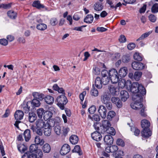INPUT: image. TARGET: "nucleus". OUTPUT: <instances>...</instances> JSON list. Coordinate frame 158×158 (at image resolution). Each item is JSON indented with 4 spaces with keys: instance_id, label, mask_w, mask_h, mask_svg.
Returning a JSON list of instances; mask_svg holds the SVG:
<instances>
[{
    "instance_id": "nucleus-1",
    "label": "nucleus",
    "mask_w": 158,
    "mask_h": 158,
    "mask_svg": "<svg viewBox=\"0 0 158 158\" xmlns=\"http://www.w3.org/2000/svg\"><path fill=\"white\" fill-rule=\"evenodd\" d=\"M121 83L122 87L125 86L129 91L135 93L134 94H139L142 96L146 94V90L144 87L137 82H134L132 84L130 81H127L125 82L123 79L119 82L118 84L121 85Z\"/></svg>"
},
{
    "instance_id": "nucleus-2",
    "label": "nucleus",
    "mask_w": 158,
    "mask_h": 158,
    "mask_svg": "<svg viewBox=\"0 0 158 158\" xmlns=\"http://www.w3.org/2000/svg\"><path fill=\"white\" fill-rule=\"evenodd\" d=\"M110 95L106 92L104 93L100 97L101 101L102 103L105 104L107 108L109 110H111L112 107L110 102Z\"/></svg>"
},
{
    "instance_id": "nucleus-3",
    "label": "nucleus",
    "mask_w": 158,
    "mask_h": 158,
    "mask_svg": "<svg viewBox=\"0 0 158 158\" xmlns=\"http://www.w3.org/2000/svg\"><path fill=\"white\" fill-rule=\"evenodd\" d=\"M56 101L57 106L61 110H64V106L68 102V100L65 95L62 94L59 96L56 99Z\"/></svg>"
},
{
    "instance_id": "nucleus-4",
    "label": "nucleus",
    "mask_w": 158,
    "mask_h": 158,
    "mask_svg": "<svg viewBox=\"0 0 158 158\" xmlns=\"http://www.w3.org/2000/svg\"><path fill=\"white\" fill-rule=\"evenodd\" d=\"M109 74V77L112 83L115 84L118 82L119 77L118 72L115 69H113L110 70Z\"/></svg>"
},
{
    "instance_id": "nucleus-5",
    "label": "nucleus",
    "mask_w": 158,
    "mask_h": 158,
    "mask_svg": "<svg viewBox=\"0 0 158 158\" xmlns=\"http://www.w3.org/2000/svg\"><path fill=\"white\" fill-rule=\"evenodd\" d=\"M132 99L135 102L137 103L136 107H139L138 110L143 107V104L140 103L143 100V97L142 95L139 94H134L132 96Z\"/></svg>"
},
{
    "instance_id": "nucleus-6",
    "label": "nucleus",
    "mask_w": 158,
    "mask_h": 158,
    "mask_svg": "<svg viewBox=\"0 0 158 158\" xmlns=\"http://www.w3.org/2000/svg\"><path fill=\"white\" fill-rule=\"evenodd\" d=\"M60 122V118L59 117H56L54 118L50 119L47 123H46V127L51 128L52 127L55 126L57 124H59Z\"/></svg>"
},
{
    "instance_id": "nucleus-7",
    "label": "nucleus",
    "mask_w": 158,
    "mask_h": 158,
    "mask_svg": "<svg viewBox=\"0 0 158 158\" xmlns=\"http://www.w3.org/2000/svg\"><path fill=\"white\" fill-rule=\"evenodd\" d=\"M100 124L102 127V129H101V133L102 134L104 133L105 132V130L111 126L110 123L108 120H102Z\"/></svg>"
},
{
    "instance_id": "nucleus-8",
    "label": "nucleus",
    "mask_w": 158,
    "mask_h": 158,
    "mask_svg": "<svg viewBox=\"0 0 158 158\" xmlns=\"http://www.w3.org/2000/svg\"><path fill=\"white\" fill-rule=\"evenodd\" d=\"M131 66L133 69L135 70H141L145 67L144 64L136 61L133 62L131 64Z\"/></svg>"
},
{
    "instance_id": "nucleus-9",
    "label": "nucleus",
    "mask_w": 158,
    "mask_h": 158,
    "mask_svg": "<svg viewBox=\"0 0 158 158\" xmlns=\"http://www.w3.org/2000/svg\"><path fill=\"white\" fill-rule=\"evenodd\" d=\"M98 112L101 117L105 118L106 117V107L103 105H100L98 108Z\"/></svg>"
},
{
    "instance_id": "nucleus-10",
    "label": "nucleus",
    "mask_w": 158,
    "mask_h": 158,
    "mask_svg": "<svg viewBox=\"0 0 158 158\" xmlns=\"http://www.w3.org/2000/svg\"><path fill=\"white\" fill-rule=\"evenodd\" d=\"M70 150V148L69 145L64 144L61 147L60 153L61 155H64L68 153Z\"/></svg>"
},
{
    "instance_id": "nucleus-11",
    "label": "nucleus",
    "mask_w": 158,
    "mask_h": 158,
    "mask_svg": "<svg viewBox=\"0 0 158 158\" xmlns=\"http://www.w3.org/2000/svg\"><path fill=\"white\" fill-rule=\"evenodd\" d=\"M112 103L115 104L118 108H121L122 106V103L120 98L117 97H113L111 98Z\"/></svg>"
},
{
    "instance_id": "nucleus-12",
    "label": "nucleus",
    "mask_w": 158,
    "mask_h": 158,
    "mask_svg": "<svg viewBox=\"0 0 158 158\" xmlns=\"http://www.w3.org/2000/svg\"><path fill=\"white\" fill-rule=\"evenodd\" d=\"M111 152L115 153V155L122 156L123 154V152L121 151H118V148L115 145L110 146Z\"/></svg>"
},
{
    "instance_id": "nucleus-13",
    "label": "nucleus",
    "mask_w": 158,
    "mask_h": 158,
    "mask_svg": "<svg viewBox=\"0 0 158 158\" xmlns=\"http://www.w3.org/2000/svg\"><path fill=\"white\" fill-rule=\"evenodd\" d=\"M100 133L101 132H94L91 134L92 138L93 139L97 141H100L102 138V136Z\"/></svg>"
},
{
    "instance_id": "nucleus-14",
    "label": "nucleus",
    "mask_w": 158,
    "mask_h": 158,
    "mask_svg": "<svg viewBox=\"0 0 158 158\" xmlns=\"http://www.w3.org/2000/svg\"><path fill=\"white\" fill-rule=\"evenodd\" d=\"M142 136L144 138H148L152 134V132L149 129H143L141 132Z\"/></svg>"
},
{
    "instance_id": "nucleus-15",
    "label": "nucleus",
    "mask_w": 158,
    "mask_h": 158,
    "mask_svg": "<svg viewBox=\"0 0 158 158\" xmlns=\"http://www.w3.org/2000/svg\"><path fill=\"white\" fill-rule=\"evenodd\" d=\"M104 140L106 144L108 145L112 144L113 143L114 140L112 137L110 135H106L104 138Z\"/></svg>"
},
{
    "instance_id": "nucleus-16",
    "label": "nucleus",
    "mask_w": 158,
    "mask_h": 158,
    "mask_svg": "<svg viewBox=\"0 0 158 158\" xmlns=\"http://www.w3.org/2000/svg\"><path fill=\"white\" fill-rule=\"evenodd\" d=\"M31 101H28L26 104H23L22 106L23 108V111L26 113H28L29 111L31 106Z\"/></svg>"
},
{
    "instance_id": "nucleus-17",
    "label": "nucleus",
    "mask_w": 158,
    "mask_h": 158,
    "mask_svg": "<svg viewBox=\"0 0 158 158\" xmlns=\"http://www.w3.org/2000/svg\"><path fill=\"white\" fill-rule=\"evenodd\" d=\"M31 129L37 135L41 136L43 134V130L42 128L36 127L33 125L31 126Z\"/></svg>"
},
{
    "instance_id": "nucleus-18",
    "label": "nucleus",
    "mask_w": 158,
    "mask_h": 158,
    "mask_svg": "<svg viewBox=\"0 0 158 158\" xmlns=\"http://www.w3.org/2000/svg\"><path fill=\"white\" fill-rule=\"evenodd\" d=\"M23 112L21 110H18L16 111L14 114V116L16 119L20 120L23 119Z\"/></svg>"
},
{
    "instance_id": "nucleus-19",
    "label": "nucleus",
    "mask_w": 158,
    "mask_h": 158,
    "mask_svg": "<svg viewBox=\"0 0 158 158\" xmlns=\"http://www.w3.org/2000/svg\"><path fill=\"white\" fill-rule=\"evenodd\" d=\"M120 94L121 100L123 102L126 101L129 97L128 92L126 90L121 91Z\"/></svg>"
},
{
    "instance_id": "nucleus-20",
    "label": "nucleus",
    "mask_w": 158,
    "mask_h": 158,
    "mask_svg": "<svg viewBox=\"0 0 158 158\" xmlns=\"http://www.w3.org/2000/svg\"><path fill=\"white\" fill-rule=\"evenodd\" d=\"M36 127L42 128H44L46 123L42 119H38L35 122Z\"/></svg>"
},
{
    "instance_id": "nucleus-21",
    "label": "nucleus",
    "mask_w": 158,
    "mask_h": 158,
    "mask_svg": "<svg viewBox=\"0 0 158 158\" xmlns=\"http://www.w3.org/2000/svg\"><path fill=\"white\" fill-rule=\"evenodd\" d=\"M23 136L26 141H28L31 139V131L29 129L26 130L23 133Z\"/></svg>"
},
{
    "instance_id": "nucleus-22",
    "label": "nucleus",
    "mask_w": 158,
    "mask_h": 158,
    "mask_svg": "<svg viewBox=\"0 0 158 158\" xmlns=\"http://www.w3.org/2000/svg\"><path fill=\"white\" fill-rule=\"evenodd\" d=\"M128 73L127 69L126 67L121 68L119 71V74L121 77H124L126 76Z\"/></svg>"
},
{
    "instance_id": "nucleus-23",
    "label": "nucleus",
    "mask_w": 158,
    "mask_h": 158,
    "mask_svg": "<svg viewBox=\"0 0 158 158\" xmlns=\"http://www.w3.org/2000/svg\"><path fill=\"white\" fill-rule=\"evenodd\" d=\"M36 114L33 112H29L28 114V119L30 123L34 122L37 119Z\"/></svg>"
},
{
    "instance_id": "nucleus-24",
    "label": "nucleus",
    "mask_w": 158,
    "mask_h": 158,
    "mask_svg": "<svg viewBox=\"0 0 158 158\" xmlns=\"http://www.w3.org/2000/svg\"><path fill=\"white\" fill-rule=\"evenodd\" d=\"M150 124V122L147 119H143L141 121V125L143 129H149Z\"/></svg>"
},
{
    "instance_id": "nucleus-25",
    "label": "nucleus",
    "mask_w": 158,
    "mask_h": 158,
    "mask_svg": "<svg viewBox=\"0 0 158 158\" xmlns=\"http://www.w3.org/2000/svg\"><path fill=\"white\" fill-rule=\"evenodd\" d=\"M102 79L99 77H97L95 81V85L98 89H101L102 87Z\"/></svg>"
},
{
    "instance_id": "nucleus-26",
    "label": "nucleus",
    "mask_w": 158,
    "mask_h": 158,
    "mask_svg": "<svg viewBox=\"0 0 158 158\" xmlns=\"http://www.w3.org/2000/svg\"><path fill=\"white\" fill-rule=\"evenodd\" d=\"M103 7V6L102 4L98 2H96L94 6V8L96 11H101Z\"/></svg>"
},
{
    "instance_id": "nucleus-27",
    "label": "nucleus",
    "mask_w": 158,
    "mask_h": 158,
    "mask_svg": "<svg viewBox=\"0 0 158 158\" xmlns=\"http://www.w3.org/2000/svg\"><path fill=\"white\" fill-rule=\"evenodd\" d=\"M93 19V16L91 14H89L87 15L85 18L84 21L86 23H91L92 22Z\"/></svg>"
},
{
    "instance_id": "nucleus-28",
    "label": "nucleus",
    "mask_w": 158,
    "mask_h": 158,
    "mask_svg": "<svg viewBox=\"0 0 158 158\" xmlns=\"http://www.w3.org/2000/svg\"><path fill=\"white\" fill-rule=\"evenodd\" d=\"M33 95L34 98L39 100V101L42 100L44 98V94H40L38 92L33 93Z\"/></svg>"
},
{
    "instance_id": "nucleus-29",
    "label": "nucleus",
    "mask_w": 158,
    "mask_h": 158,
    "mask_svg": "<svg viewBox=\"0 0 158 158\" xmlns=\"http://www.w3.org/2000/svg\"><path fill=\"white\" fill-rule=\"evenodd\" d=\"M53 114L49 111H47L44 113L43 118L45 120H47L51 118Z\"/></svg>"
},
{
    "instance_id": "nucleus-30",
    "label": "nucleus",
    "mask_w": 158,
    "mask_h": 158,
    "mask_svg": "<svg viewBox=\"0 0 158 158\" xmlns=\"http://www.w3.org/2000/svg\"><path fill=\"white\" fill-rule=\"evenodd\" d=\"M79 140L78 136L75 135H72L70 137V142L73 144H77Z\"/></svg>"
},
{
    "instance_id": "nucleus-31",
    "label": "nucleus",
    "mask_w": 158,
    "mask_h": 158,
    "mask_svg": "<svg viewBox=\"0 0 158 158\" xmlns=\"http://www.w3.org/2000/svg\"><path fill=\"white\" fill-rule=\"evenodd\" d=\"M45 102L48 104H51L54 102V98L51 96L48 95L44 98Z\"/></svg>"
},
{
    "instance_id": "nucleus-32",
    "label": "nucleus",
    "mask_w": 158,
    "mask_h": 158,
    "mask_svg": "<svg viewBox=\"0 0 158 158\" xmlns=\"http://www.w3.org/2000/svg\"><path fill=\"white\" fill-rule=\"evenodd\" d=\"M8 16L10 19H15L17 17V13L13 10H9L7 12Z\"/></svg>"
},
{
    "instance_id": "nucleus-33",
    "label": "nucleus",
    "mask_w": 158,
    "mask_h": 158,
    "mask_svg": "<svg viewBox=\"0 0 158 158\" xmlns=\"http://www.w3.org/2000/svg\"><path fill=\"white\" fill-rule=\"evenodd\" d=\"M40 150L38 149V147L37 145L35 144H31L29 147V151L30 152L35 153L37 151V150Z\"/></svg>"
},
{
    "instance_id": "nucleus-34",
    "label": "nucleus",
    "mask_w": 158,
    "mask_h": 158,
    "mask_svg": "<svg viewBox=\"0 0 158 158\" xmlns=\"http://www.w3.org/2000/svg\"><path fill=\"white\" fill-rule=\"evenodd\" d=\"M32 6L38 9L44 8V6L43 5H42L40 3V2L39 1H36L34 2L32 4Z\"/></svg>"
},
{
    "instance_id": "nucleus-35",
    "label": "nucleus",
    "mask_w": 158,
    "mask_h": 158,
    "mask_svg": "<svg viewBox=\"0 0 158 158\" xmlns=\"http://www.w3.org/2000/svg\"><path fill=\"white\" fill-rule=\"evenodd\" d=\"M35 142L36 145L40 144L41 145H43L44 142L43 139H40V137L38 136H36L35 137Z\"/></svg>"
},
{
    "instance_id": "nucleus-36",
    "label": "nucleus",
    "mask_w": 158,
    "mask_h": 158,
    "mask_svg": "<svg viewBox=\"0 0 158 158\" xmlns=\"http://www.w3.org/2000/svg\"><path fill=\"white\" fill-rule=\"evenodd\" d=\"M22 158H36L34 153L27 152L25 153L22 156Z\"/></svg>"
},
{
    "instance_id": "nucleus-37",
    "label": "nucleus",
    "mask_w": 158,
    "mask_h": 158,
    "mask_svg": "<svg viewBox=\"0 0 158 158\" xmlns=\"http://www.w3.org/2000/svg\"><path fill=\"white\" fill-rule=\"evenodd\" d=\"M44 133L45 135L49 136L51 133L52 129L51 127H46V125L44 127Z\"/></svg>"
},
{
    "instance_id": "nucleus-38",
    "label": "nucleus",
    "mask_w": 158,
    "mask_h": 158,
    "mask_svg": "<svg viewBox=\"0 0 158 158\" xmlns=\"http://www.w3.org/2000/svg\"><path fill=\"white\" fill-rule=\"evenodd\" d=\"M42 149L44 153H48L50 151L51 147L49 144L46 143L44 145Z\"/></svg>"
},
{
    "instance_id": "nucleus-39",
    "label": "nucleus",
    "mask_w": 158,
    "mask_h": 158,
    "mask_svg": "<svg viewBox=\"0 0 158 158\" xmlns=\"http://www.w3.org/2000/svg\"><path fill=\"white\" fill-rule=\"evenodd\" d=\"M113 135L115 134V131L114 128L113 127H110L105 130V132Z\"/></svg>"
},
{
    "instance_id": "nucleus-40",
    "label": "nucleus",
    "mask_w": 158,
    "mask_h": 158,
    "mask_svg": "<svg viewBox=\"0 0 158 158\" xmlns=\"http://www.w3.org/2000/svg\"><path fill=\"white\" fill-rule=\"evenodd\" d=\"M17 148L19 151L21 153H23L27 149L26 147L23 144L18 145Z\"/></svg>"
},
{
    "instance_id": "nucleus-41",
    "label": "nucleus",
    "mask_w": 158,
    "mask_h": 158,
    "mask_svg": "<svg viewBox=\"0 0 158 158\" xmlns=\"http://www.w3.org/2000/svg\"><path fill=\"white\" fill-rule=\"evenodd\" d=\"M36 28L39 30L44 31L47 29V26L45 24L41 23L37 25Z\"/></svg>"
},
{
    "instance_id": "nucleus-42",
    "label": "nucleus",
    "mask_w": 158,
    "mask_h": 158,
    "mask_svg": "<svg viewBox=\"0 0 158 158\" xmlns=\"http://www.w3.org/2000/svg\"><path fill=\"white\" fill-rule=\"evenodd\" d=\"M142 74V72H135L134 74V79L136 81H139L141 78Z\"/></svg>"
},
{
    "instance_id": "nucleus-43",
    "label": "nucleus",
    "mask_w": 158,
    "mask_h": 158,
    "mask_svg": "<svg viewBox=\"0 0 158 158\" xmlns=\"http://www.w3.org/2000/svg\"><path fill=\"white\" fill-rule=\"evenodd\" d=\"M31 105H33V106L35 107H39L40 106V101L39 100L34 98L31 102Z\"/></svg>"
},
{
    "instance_id": "nucleus-44",
    "label": "nucleus",
    "mask_w": 158,
    "mask_h": 158,
    "mask_svg": "<svg viewBox=\"0 0 158 158\" xmlns=\"http://www.w3.org/2000/svg\"><path fill=\"white\" fill-rule=\"evenodd\" d=\"M134 58L138 61H141L142 60V57L141 54L138 52H135L134 55Z\"/></svg>"
},
{
    "instance_id": "nucleus-45",
    "label": "nucleus",
    "mask_w": 158,
    "mask_h": 158,
    "mask_svg": "<svg viewBox=\"0 0 158 158\" xmlns=\"http://www.w3.org/2000/svg\"><path fill=\"white\" fill-rule=\"evenodd\" d=\"M54 130L55 132L58 135H59L61 133V127L59 124L56 125L54 126Z\"/></svg>"
},
{
    "instance_id": "nucleus-46",
    "label": "nucleus",
    "mask_w": 158,
    "mask_h": 158,
    "mask_svg": "<svg viewBox=\"0 0 158 158\" xmlns=\"http://www.w3.org/2000/svg\"><path fill=\"white\" fill-rule=\"evenodd\" d=\"M73 152H77L78 153L79 155L82 154V152L81 151L80 147L78 145H76L72 151Z\"/></svg>"
},
{
    "instance_id": "nucleus-47",
    "label": "nucleus",
    "mask_w": 158,
    "mask_h": 158,
    "mask_svg": "<svg viewBox=\"0 0 158 158\" xmlns=\"http://www.w3.org/2000/svg\"><path fill=\"white\" fill-rule=\"evenodd\" d=\"M115 113L113 111H110L108 113L107 118L109 120H111L115 115Z\"/></svg>"
},
{
    "instance_id": "nucleus-48",
    "label": "nucleus",
    "mask_w": 158,
    "mask_h": 158,
    "mask_svg": "<svg viewBox=\"0 0 158 158\" xmlns=\"http://www.w3.org/2000/svg\"><path fill=\"white\" fill-rule=\"evenodd\" d=\"M151 11L153 13H156L158 12V4H154L151 8Z\"/></svg>"
},
{
    "instance_id": "nucleus-49",
    "label": "nucleus",
    "mask_w": 158,
    "mask_h": 158,
    "mask_svg": "<svg viewBox=\"0 0 158 158\" xmlns=\"http://www.w3.org/2000/svg\"><path fill=\"white\" fill-rule=\"evenodd\" d=\"M34 155L35 156L36 158H42L43 156L42 152L40 149L37 150L34 153Z\"/></svg>"
},
{
    "instance_id": "nucleus-50",
    "label": "nucleus",
    "mask_w": 158,
    "mask_h": 158,
    "mask_svg": "<svg viewBox=\"0 0 158 158\" xmlns=\"http://www.w3.org/2000/svg\"><path fill=\"white\" fill-rule=\"evenodd\" d=\"M131 58L128 55L123 56L122 58V61L123 63H126L130 61Z\"/></svg>"
},
{
    "instance_id": "nucleus-51",
    "label": "nucleus",
    "mask_w": 158,
    "mask_h": 158,
    "mask_svg": "<svg viewBox=\"0 0 158 158\" xmlns=\"http://www.w3.org/2000/svg\"><path fill=\"white\" fill-rule=\"evenodd\" d=\"M102 83L104 85L108 84L110 81V78L109 77H103L102 78Z\"/></svg>"
},
{
    "instance_id": "nucleus-52",
    "label": "nucleus",
    "mask_w": 158,
    "mask_h": 158,
    "mask_svg": "<svg viewBox=\"0 0 158 158\" xmlns=\"http://www.w3.org/2000/svg\"><path fill=\"white\" fill-rule=\"evenodd\" d=\"M90 93L91 95L94 97H97L98 95V91L94 87L91 90Z\"/></svg>"
},
{
    "instance_id": "nucleus-53",
    "label": "nucleus",
    "mask_w": 158,
    "mask_h": 158,
    "mask_svg": "<svg viewBox=\"0 0 158 158\" xmlns=\"http://www.w3.org/2000/svg\"><path fill=\"white\" fill-rule=\"evenodd\" d=\"M110 93L112 94H116V88L113 85H110L108 87Z\"/></svg>"
},
{
    "instance_id": "nucleus-54",
    "label": "nucleus",
    "mask_w": 158,
    "mask_h": 158,
    "mask_svg": "<svg viewBox=\"0 0 158 158\" xmlns=\"http://www.w3.org/2000/svg\"><path fill=\"white\" fill-rule=\"evenodd\" d=\"M44 110L42 108L39 109L37 110V113L39 118H42L43 113L44 112Z\"/></svg>"
},
{
    "instance_id": "nucleus-55",
    "label": "nucleus",
    "mask_w": 158,
    "mask_h": 158,
    "mask_svg": "<svg viewBox=\"0 0 158 158\" xmlns=\"http://www.w3.org/2000/svg\"><path fill=\"white\" fill-rule=\"evenodd\" d=\"M151 33V32H150V31L144 33V34L142 35L138 39L136 40V41H139L140 40H143L146 37H147Z\"/></svg>"
},
{
    "instance_id": "nucleus-56",
    "label": "nucleus",
    "mask_w": 158,
    "mask_h": 158,
    "mask_svg": "<svg viewBox=\"0 0 158 158\" xmlns=\"http://www.w3.org/2000/svg\"><path fill=\"white\" fill-rule=\"evenodd\" d=\"M93 127L95 129V130L101 133V129H102V127L101 125L100 126V128L99 127L98 123L96 122L94 123V124L93 125Z\"/></svg>"
},
{
    "instance_id": "nucleus-57",
    "label": "nucleus",
    "mask_w": 158,
    "mask_h": 158,
    "mask_svg": "<svg viewBox=\"0 0 158 158\" xmlns=\"http://www.w3.org/2000/svg\"><path fill=\"white\" fill-rule=\"evenodd\" d=\"M50 23L52 26L56 25L58 23V21L57 19L56 18H51L50 21Z\"/></svg>"
},
{
    "instance_id": "nucleus-58",
    "label": "nucleus",
    "mask_w": 158,
    "mask_h": 158,
    "mask_svg": "<svg viewBox=\"0 0 158 158\" xmlns=\"http://www.w3.org/2000/svg\"><path fill=\"white\" fill-rule=\"evenodd\" d=\"M116 143L118 145L122 147H123L125 145L124 142L122 139H118L117 140Z\"/></svg>"
},
{
    "instance_id": "nucleus-59",
    "label": "nucleus",
    "mask_w": 158,
    "mask_h": 158,
    "mask_svg": "<svg viewBox=\"0 0 158 158\" xmlns=\"http://www.w3.org/2000/svg\"><path fill=\"white\" fill-rule=\"evenodd\" d=\"M86 94V92L85 91H83L82 93L80 94L79 97L80 99L81 100L80 102L81 104H82L83 103V101L84 100V97Z\"/></svg>"
},
{
    "instance_id": "nucleus-60",
    "label": "nucleus",
    "mask_w": 158,
    "mask_h": 158,
    "mask_svg": "<svg viewBox=\"0 0 158 158\" xmlns=\"http://www.w3.org/2000/svg\"><path fill=\"white\" fill-rule=\"evenodd\" d=\"M96 108L95 106H92L88 110V111L90 114H93L96 111Z\"/></svg>"
},
{
    "instance_id": "nucleus-61",
    "label": "nucleus",
    "mask_w": 158,
    "mask_h": 158,
    "mask_svg": "<svg viewBox=\"0 0 158 158\" xmlns=\"http://www.w3.org/2000/svg\"><path fill=\"white\" fill-rule=\"evenodd\" d=\"M149 19L152 22H155L156 20V16L153 15L151 14L148 16Z\"/></svg>"
},
{
    "instance_id": "nucleus-62",
    "label": "nucleus",
    "mask_w": 158,
    "mask_h": 158,
    "mask_svg": "<svg viewBox=\"0 0 158 158\" xmlns=\"http://www.w3.org/2000/svg\"><path fill=\"white\" fill-rule=\"evenodd\" d=\"M92 119V120H94L97 122H98L100 120V118L98 115L97 114H94L93 115Z\"/></svg>"
},
{
    "instance_id": "nucleus-63",
    "label": "nucleus",
    "mask_w": 158,
    "mask_h": 158,
    "mask_svg": "<svg viewBox=\"0 0 158 158\" xmlns=\"http://www.w3.org/2000/svg\"><path fill=\"white\" fill-rule=\"evenodd\" d=\"M8 44V41L5 39H1L0 40V44L2 45L6 46Z\"/></svg>"
},
{
    "instance_id": "nucleus-64",
    "label": "nucleus",
    "mask_w": 158,
    "mask_h": 158,
    "mask_svg": "<svg viewBox=\"0 0 158 158\" xmlns=\"http://www.w3.org/2000/svg\"><path fill=\"white\" fill-rule=\"evenodd\" d=\"M119 40L120 42L123 43L126 41V38L124 35H121L120 36Z\"/></svg>"
}]
</instances>
